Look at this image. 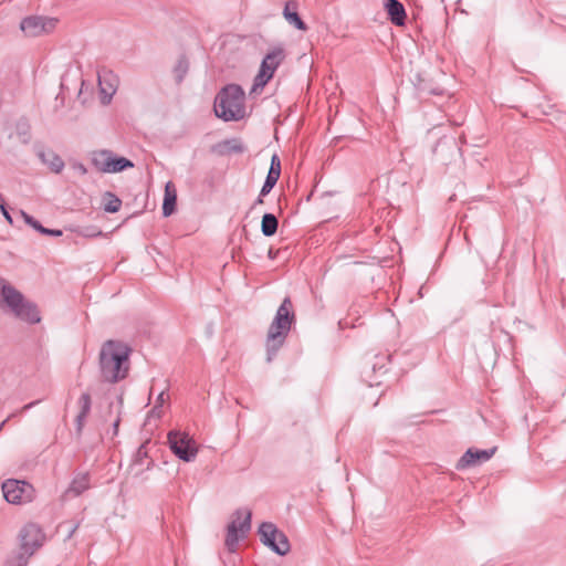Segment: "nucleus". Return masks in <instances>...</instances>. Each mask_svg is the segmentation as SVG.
Masks as SVG:
<instances>
[{"label": "nucleus", "mask_w": 566, "mask_h": 566, "mask_svg": "<svg viewBox=\"0 0 566 566\" xmlns=\"http://www.w3.org/2000/svg\"><path fill=\"white\" fill-rule=\"evenodd\" d=\"M129 348L122 342L107 340L99 352V373L104 381L116 384L129 371Z\"/></svg>", "instance_id": "obj_1"}, {"label": "nucleus", "mask_w": 566, "mask_h": 566, "mask_svg": "<svg viewBox=\"0 0 566 566\" xmlns=\"http://www.w3.org/2000/svg\"><path fill=\"white\" fill-rule=\"evenodd\" d=\"M294 323L295 314L292 302L290 297H285L279 306L268 329L265 339L268 363H271L282 348Z\"/></svg>", "instance_id": "obj_2"}, {"label": "nucleus", "mask_w": 566, "mask_h": 566, "mask_svg": "<svg viewBox=\"0 0 566 566\" xmlns=\"http://www.w3.org/2000/svg\"><path fill=\"white\" fill-rule=\"evenodd\" d=\"M3 305L20 321L28 324L41 322V314L36 304L25 298L13 285L0 277V307Z\"/></svg>", "instance_id": "obj_3"}, {"label": "nucleus", "mask_w": 566, "mask_h": 566, "mask_svg": "<svg viewBox=\"0 0 566 566\" xmlns=\"http://www.w3.org/2000/svg\"><path fill=\"white\" fill-rule=\"evenodd\" d=\"M244 99V91L239 85H227L216 97L214 113L226 122L242 119L245 116Z\"/></svg>", "instance_id": "obj_4"}, {"label": "nucleus", "mask_w": 566, "mask_h": 566, "mask_svg": "<svg viewBox=\"0 0 566 566\" xmlns=\"http://www.w3.org/2000/svg\"><path fill=\"white\" fill-rule=\"evenodd\" d=\"M20 551L10 559L11 566H25L29 558L44 544L45 534L42 528L34 524H25L20 533Z\"/></svg>", "instance_id": "obj_5"}, {"label": "nucleus", "mask_w": 566, "mask_h": 566, "mask_svg": "<svg viewBox=\"0 0 566 566\" xmlns=\"http://www.w3.org/2000/svg\"><path fill=\"white\" fill-rule=\"evenodd\" d=\"M168 444L172 453L185 462H192L198 454L195 439L185 431L172 430L168 433Z\"/></svg>", "instance_id": "obj_6"}, {"label": "nucleus", "mask_w": 566, "mask_h": 566, "mask_svg": "<svg viewBox=\"0 0 566 566\" xmlns=\"http://www.w3.org/2000/svg\"><path fill=\"white\" fill-rule=\"evenodd\" d=\"M252 513L249 509H239L234 512L233 518L227 528L226 546L234 552L238 543L251 528Z\"/></svg>", "instance_id": "obj_7"}, {"label": "nucleus", "mask_w": 566, "mask_h": 566, "mask_svg": "<svg viewBox=\"0 0 566 566\" xmlns=\"http://www.w3.org/2000/svg\"><path fill=\"white\" fill-rule=\"evenodd\" d=\"M260 539L270 549L280 556L290 552V542L286 535L280 531L273 523L264 522L259 527Z\"/></svg>", "instance_id": "obj_8"}, {"label": "nucleus", "mask_w": 566, "mask_h": 566, "mask_svg": "<svg viewBox=\"0 0 566 566\" xmlns=\"http://www.w3.org/2000/svg\"><path fill=\"white\" fill-rule=\"evenodd\" d=\"M283 59L284 52L282 49H275L264 56L260 70L256 76L254 77L251 93H258L268 84V82L273 77L274 72L276 71Z\"/></svg>", "instance_id": "obj_9"}, {"label": "nucleus", "mask_w": 566, "mask_h": 566, "mask_svg": "<svg viewBox=\"0 0 566 566\" xmlns=\"http://www.w3.org/2000/svg\"><path fill=\"white\" fill-rule=\"evenodd\" d=\"M59 23L56 18L30 15L20 23L21 31L29 38H36L53 32Z\"/></svg>", "instance_id": "obj_10"}, {"label": "nucleus", "mask_w": 566, "mask_h": 566, "mask_svg": "<svg viewBox=\"0 0 566 566\" xmlns=\"http://www.w3.org/2000/svg\"><path fill=\"white\" fill-rule=\"evenodd\" d=\"M2 493L7 502L20 504L31 500L32 486L24 481L10 479L2 483Z\"/></svg>", "instance_id": "obj_11"}, {"label": "nucleus", "mask_w": 566, "mask_h": 566, "mask_svg": "<svg viewBox=\"0 0 566 566\" xmlns=\"http://www.w3.org/2000/svg\"><path fill=\"white\" fill-rule=\"evenodd\" d=\"M494 452L495 448L489 450H479L470 448L460 458L455 468L458 470H464L467 468L475 467L478 464L489 461L493 457Z\"/></svg>", "instance_id": "obj_12"}, {"label": "nucleus", "mask_w": 566, "mask_h": 566, "mask_svg": "<svg viewBox=\"0 0 566 566\" xmlns=\"http://www.w3.org/2000/svg\"><path fill=\"white\" fill-rule=\"evenodd\" d=\"M114 151L109 149H98L90 154V159L94 168L103 174H108Z\"/></svg>", "instance_id": "obj_13"}, {"label": "nucleus", "mask_w": 566, "mask_h": 566, "mask_svg": "<svg viewBox=\"0 0 566 566\" xmlns=\"http://www.w3.org/2000/svg\"><path fill=\"white\" fill-rule=\"evenodd\" d=\"M297 2L294 0H290L285 3L283 15L285 20L289 22V24L295 27L297 30H306V24L301 19V17L297 13Z\"/></svg>", "instance_id": "obj_14"}, {"label": "nucleus", "mask_w": 566, "mask_h": 566, "mask_svg": "<svg viewBox=\"0 0 566 566\" xmlns=\"http://www.w3.org/2000/svg\"><path fill=\"white\" fill-rule=\"evenodd\" d=\"M77 405L80 407V412L76 416L75 424H76V431L80 433L82 431L85 420L91 411L92 400H91L90 394L83 392L78 398Z\"/></svg>", "instance_id": "obj_15"}, {"label": "nucleus", "mask_w": 566, "mask_h": 566, "mask_svg": "<svg viewBox=\"0 0 566 566\" xmlns=\"http://www.w3.org/2000/svg\"><path fill=\"white\" fill-rule=\"evenodd\" d=\"M177 202V190L171 181H168L165 186V195L163 202V214L169 217L175 212Z\"/></svg>", "instance_id": "obj_16"}, {"label": "nucleus", "mask_w": 566, "mask_h": 566, "mask_svg": "<svg viewBox=\"0 0 566 566\" xmlns=\"http://www.w3.org/2000/svg\"><path fill=\"white\" fill-rule=\"evenodd\" d=\"M387 13L390 21L396 25H403L406 20V11L398 0H386Z\"/></svg>", "instance_id": "obj_17"}, {"label": "nucleus", "mask_w": 566, "mask_h": 566, "mask_svg": "<svg viewBox=\"0 0 566 566\" xmlns=\"http://www.w3.org/2000/svg\"><path fill=\"white\" fill-rule=\"evenodd\" d=\"M90 486V475L87 473H78L73 478L70 488L66 491V494H73L74 496H78L84 491L88 490Z\"/></svg>", "instance_id": "obj_18"}, {"label": "nucleus", "mask_w": 566, "mask_h": 566, "mask_svg": "<svg viewBox=\"0 0 566 566\" xmlns=\"http://www.w3.org/2000/svg\"><path fill=\"white\" fill-rule=\"evenodd\" d=\"M39 157L55 174L61 172L64 168V161L53 151H41Z\"/></svg>", "instance_id": "obj_19"}, {"label": "nucleus", "mask_w": 566, "mask_h": 566, "mask_svg": "<svg viewBox=\"0 0 566 566\" xmlns=\"http://www.w3.org/2000/svg\"><path fill=\"white\" fill-rule=\"evenodd\" d=\"M134 166L135 165L132 160H129L128 158L118 156L117 154L114 153L108 174L122 172L126 169L133 168Z\"/></svg>", "instance_id": "obj_20"}, {"label": "nucleus", "mask_w": 566, "mask_h": 566, "mask_svg": "<svg viewBox=\"0 0 566 566\" xmlns=\"http://www.w3.org/2000/svg\"><path fill=\"white\" fill-rule=\"evenodd\" d=\"M277 219L272 213H265L262 218L261 230L265 237L273 235L277 230Z\"/></svg>", "instance_id": "obj_21"}, {"label": "nucleus", "mask_w": 566, "mask_h": 566, "mask_svg": "<svg viewBox=\"0 0 566 566\" xmlns=\"http://www.w3.org/2000/svg\"><path fill=\"white\" fill-rule=\"evenodd\" d=\"M104 210L109 213H115L120 209L122 201L118 197H116L112 192H106L104 195Z\"/></svg>", "instance_id": "obj_22"}, {"label": "nucleus", "mask_w": 566, "mask_h": 566, "mask_svg": "<svg viewBox=\"0 0 566 566\" xmlns=\"http://www.w3.org/2000/svg\"><path fill=\"white\" fill-rule=\"evenodd\" d=\"M169 395L165 390H161L155 400V406L150 410V416L160 418L163 415V407L167 403Z\"/></svg>", "instance_id": "obj_23"}, {"label": "nucleus", "mask_w": 566, "mask_h": 566, "mask_svg": "<svg viewBox=\"0 0 566 566\" xmlns=\"http://www.w3.org/2000/svg\"><path fill=\"white\" fill-rule=\"evenodd\" d=\"M189 69V63L186 59L181 57L177 61L174 67V76L177 83L182 82Z\"/></svg>", "instance_id": "obj_24"}, {"label": "nucleus", "mask_w": 566, "mask_h": 566, "mask_svg": "<svg viewBox=\"0 0 566 566\" xmlns=\"http://www.w3.org/2000/svg\"><path fill=\"white\" fill-rule=\"evenodd\" d=\"M98 85L101 88L102 102L104 104L109 103L113 94L115 93V88L111 84L105 86V78L102 76H98Z\"/></svg>", "instance_id": "obj_25"}, {"label": "nucleus", "mask_w": 566, "mask_h": 566, "mask_svg": "<svg viewBox=\"0 0 566 566\" xmlns=\"http://www.w3.org/2000/svg\"><path fill=\"white\" fill-rule=\"evenodd\" d=\"M19 214L28 226L40 232L42 224L38 220H35L32 216L28 214L24 210H20Z\"/></svg>", "instance_id": "obj_26"}, {"label": "nucleus", "mask_w": 566, "mask_h": 566, "mask_svg": "<svg viewBox=\"0 0 566 566\" xmlns=\"http://www.w3.org/2000/svg\"><path fill=\"white\" fill-rule=\"evenodd\" d=\"M147 458H148V453H147L146 447H145V444H142L135 454L134 464H143L144 459H147Z\"/></svg>", "instance_id": "obj_27"}, {"label": "nucleus", "mask_w": 566, "mask_h": 566, "mask_svg": "<svg viewBox=\"0 0 566 566\" xmlns=\"http://www.w3.org/2000/svg\"><path fill=\"white\" fill-rule=\"evenodd\" d=\"M228 149L232 153H242L244 150L243 145L238 140H229L226 143Z\"/></svg>", "instance_id": "obj_28"}, {"label": "nucleus", "mask_w": 566, "mask_h": 566, "mask_svg": "<svg viewBox=\"0 0 566 566\" xmlns=\"http://www.w3.org/2000/svg\"><path fill=\"white\" fill-rule=\"evenodd\" d=\"M269 171H274L277 175H281V160L277 155L272 156Z\"/></svg>", "instance_id": "obj_29"}, {"label": "nucleus", "mask_w": 566, "mask_h": 566, "mask_svg": "<svg viewBox=\"0 0 566 566\" xmlns=\"http://www.w3.org/2000/svg\"><path fill=\"white\" fill-rule=\"evenodd\" d=\"M40 233L45 234V235H52V237H60V235H62V231L61 230L48 229V228H44L43 226H42V228L40 230Z\"/></svg>", "instance_id": "obj_30"}, {"label": "nucleus", "mask_w": 566, "mask_h": 566, "mask_svg": "<svg viewBox=\"0 0 566 566\" xmlns=\"http://www.w3.org/2000/svg\"><path fill=\"white\" fill-rule=\"evenodd\" d=\"M279 178H280V175H277L274 171H269L265 181L269 182V185L273 184L275 186Z\"/></svg>", "instance_id": "obj_31"}, {"label": "nucleus", "mask_w": 566, "mask_h": 566, "mask_svg": "<svg viewBox=\"0 0 566 566\" xmlns=\"http://www.w3.org/2000/svg\"><path fill=\"white\" fill-rule=\"evenodd\" d=\"M0 211H1L2 216L4 217V219H6L10 224H12V223H13L12 217H11V214L9 213V211L7 210V208H6V205H4V203H0Z\"/></svg>", "instance_id": "obj_32"}, {"label": "nucleus", "mask_w": 566, "mask_h": 566, "mask_svg": "<svg viewBox=\"0 0 566 566\" xmlns=\"http://www.w3.org/2000/svg\"><path fill=\"white\" fill-rule=\"evenodd\" d=\"M273 184L269 185V182L264 181L263 187L260 191V197L266 196L273 189Z\"/></svg>", "instance_id": "obj_33"}, {"label": "nucleus", "mask_w": 566, "mask_h": 566, "mask_svg": "<svg viewBox=\"0 0 566 566\" xmlns=\"http://www.w3.org/2000/svg\"><path fill=\"white\" fill-rule=\"evenodd\" d=\"M73 167L82 176L87 174V168L82 163H76Z\"/></svg>", "instance_id": "obj_34"}, {"label": "nucleus", "mask_w": 566, "mask_h": 566, "mask_svg": "<svg viewBox=\"0 0 566 566\" xmlns=\"http://www.w3.org/2000/svg\"><path fill=\"white\" fill-rule=\"evenodd\" d=\"M119 418H117L114 423H113V434L116 436L117 434V431H118V426H119Z\"/></svg>", "instance_id": "obj_35"}, {"label": "nucleus", "mask_w": 566, "mask_h": 566, "mask_svg": "<svg viewBox=\"0 0 566 566\" xmlns=\"http://www.w3.org/2000/svg\"><path fill=\"white\" fill-rule=\"evenodd\" d=\"M35 403H36V401L30 402V403L25 405V406L23 407V409H24V410H28V409H30L31 407H33Z\"/></svg>", "instance_id": "obj_36"}, {"label": "nucleus", "mask_w": 566, "mask_h": 566, "mask_svg": "<svg viewBox=\"0 0 566 566\" xmlns=\"http://www.w3.org/2000/svg\"><path fill=\"white\" fill-rule=\"evenodd\" d=\"M101 234H102V232L97 231V232L87 233L86 235L87 237H95V235H101Z\"/></svg>", "instance_id": "obj_37"}, {"label": "nucleus", "mask_w": 566, "mask_h": 566, "mask_svg": "<svg viewBox=\"0 0 566 566\" xmlns=\"http://www.w3.org/2000/svg\"><path fill=\"white\" fill-rule=\"evenodd\" d=\"M151 464H153V461H149V462L147 463L146 469H150Z\"/></svg>", "instance_id": "obj_38"}, {"label": "nucleus", "mask_w": 566, "mask_h": 566, "mask_svg": "<svg viewBox=\"0 0 566 566\" xmlns=\"http://www.w3.org/2000/svg\"><path fill=\"white\" fill-rule=\"evenodd\" d=\"M0 203H4V202H3V197H2V195H1V193H0Z\"/></svg>", "instance_id": "obj_39"}]
</instances>
